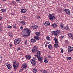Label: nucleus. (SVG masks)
Returning <instances> with one entry per match:
<instances>
[{
    "label": "nucleus",
    "mask_w": 73,
    "mask_h": 73,
    "mask_svg": "<svg viewBox=\"0 0 73 73\" xmlns=\"http://www.w3.org/2000/svg\"><path fill=\"white\" fill-rule=\"evenodd\" d=\"M13 68L15 70L17 69L19 66V62H17V61L16 60H15L13 62Z\"/></svg>",
    "instance_id": "f257e3e1"
},
{
    "label": "nucleus",
    "mask_w": 73,
    "mask_h": 73,
    "mask_svg": "<svg viewBox=\"0 0 73 73\" xmlns=\"http://www.w3.org/2000/svg\"><path fill=\"white\" fill-rule=\"evenodd\" d=\"M32 51L33 53H36V55L39 54V53H40V51L37 50V47L35 46L33 48Z\"/></svg>",
    "instance_id": "f03ea898"
},
{
    "label": "nucleus",
    "mask_w": 73,
    "mask_h": 73,
    "mask_svg": "<svg viewBox=\"0 0 73 73\" xmlns=\"http://www.w3.org/2000/svg\"><path fill=\"white\" fill-rule=\"evenodd\" d=\"M22 34L23 36H27L28 35V28H25L22 32Z\"/></svg>",
    "instance_id": "7ed1b4c3"
},
{
    "label": "nucleus",
    "mask_w": 73,
    "mask_h": 73,
    "mask_svg": "<svg viewBox=\"0 0 73 73\" xmlns=\"http://www.w3.org/2000/svg\"><path fill=\"white\" fill-rule=\"evenodd\" d=\"M21 41V39L20 38L15 39L14 40V42L15 45H17V44H19L20 43Z\"/></svg>",
    "instance_id": "20e7f679"
},
{
    "label": "nucleus",
    "mask_w": 73,
    "mask_h": 73,
    "mask_svg": "<svg viewBox=\"0 0 73 73\" xmlns=\"http://www.w3.org/2000/svg\"><path fill=\"white\" fill-rule=\"evenodd\" d=\"M40 54H41L40 52L38 54H37L36 55H35V57L36 58H38V60L39 61H42V58L40 56Z\"/></svg>",
    "instance_id": "39448f33"
},
{
    "label": "nucleus",
    "mask_w": 73,
    "mask_h": 73,
    "mask_svg": "<svg viewBox=\"0 0 73 73\" xmlns=\"http://www.w3.org/2000/svg\"><path fill=\"white\" fill-rule=\"evenodd\" d=\"M49 18L50 20L51 21H53V20H56V17L54 16H53L52 15L50 14L49 15Z\"/></svg>",
    "instance_id": "423d86ee"
},
{
    "label": "nucleus",
    "mask_w": 73,
    "mask_h": 73,
    "mask_svg": "<svg viewBox=\"0 0 73 73\" xmlns=\"http://www.w3.org/2000/svg\"><path fill=\"white\" fill-rule=\"evenodd\" d=\"M72 51H73V48L72 46H68V52L69 53H70Z\"/></svg>",
    "instance_id": "0eeeda50"
},
{
    "label": "nucleus",
    "mask_w": 73,
    "mask_h": 73,
    "mask_svg": "<svg viewBox=\"0 0 73 73\" xmlns=\"http://www.w3.org/2000/svg\"><path fill=\"white\" fill-rule=\"evenodd\" d=\"M5 65L6 66H7V68L11 70L12 69V66L11 64H9L7 63H5Z\"/></svg>",
    "instance_id": "6e6552de"
},
{
    "label": "nucleus",
    "mask_w": 73,
    "mask_h": 73,
    "mask_svg": "<svg viewBox=\"0 0 73 73\" xmlns=\"http://www.w3.org/2000/svg\"><path fill=\"white\" fill-rule=\"evenodd\" d=\"M63 11H65L66 13L67 14H68V15H70V11H69V9H64Z\"/></svg>",
    "instance_id": "1a4fd4ad"
},
{
    "label": "nucleus",
    "mask_w": 73,
    "mask_h": 73,
    "mask_svg": "<svg viewBox=\"0 0 73 73\" xmlns=\"http://www.w3.org/2000/svg\"><path fill=\"white\" fill-rule=\"evenodd\" d=\"M54 40L55 42V44H56V48H58V45L57 44H58V41H57V39L56 38H55L54 39Z\"/></svg>",
    "instance_id": "9d476101"
},
{
    "label": "nucleus",
    "mask_w": 73,
    "mask_h": 73,
    "mask_svg": "<svg viewBox=\"0 0 73 73\" xmlns=\"http://www.w3.org/2000/svg\"><path fill=\"white\" fill-rule=\"evenodd\" d=\"M31 62L33 65H35L36 64V61L33 59H31Z\"/></svg>",
    "instance_id": "9b49d317"
},
{
    "label": "nucleus",
    "mask_w": 73,
    "mask_h": 73,
    "mask_svg": "<svg viewBox=\"0 0 73 73\" xmlns=\"http://www.w3.org/2000/svg\"><path fill=\"white\" fill-rule=\"evenodd\" d=\"M27 67V65L26 64H23L22 66V68H26Z\"/></svg>",
    "instance_id": "f8f14e48"
},
{
    "label": "nucleus",
    "mask_w": 73,
    "mask_h": 73,
    "mask_svg": "<svg viewBox=\"0 0 73 73\" xmlns=\"http://www.w3.org/2000/svg\"><path fill=\"white\" fill-rule=\"evenodd\" d=\"M48 47L50 50H52V49H53V47H52V46L51 44L48 45Z\"/></svg>",
    "instance_id": "ddd939ff"
},
{
    "label": "nucleus",
    "mask_w": 73,
    "mask_h": 73,
    "mask_svg": "<svg viewBox=\"0 0 73 73\" xmlns=\"http://www.w3.org/2000/svg\"><path fill=\"white\" fill-rule=\"evenodd\" d=\"M21 24L22 25H24L25 24V22L23 21H22L21 22Z\"/></svg>",
    "instance_id": "4468645a"
},
{
    "label": "nucleus",
    "mask_w": 73,
    "mask_h": 73,
    "mask_svg": "<svg viewBox=\"0 0 73 73\" xmlns=\"http://www.w3.org/2000/svg\"><path fill=\"white\" fill-rule=\"evenodd\" d=\"M1 12H3V13H4L6 12V9H2L0 10Z\"/></svg>",
    "instance_id": "2eb2a0df"
},
{
    "label": "nucleus",
    "mask_w": 73,
    "mask_h": 73,
    "mask_svg": "<svg viewBox=\"0 0 73 73\" xmlns=\"http://www.w3.org/2000/svg\"><path fill=\"white\" fill-rule=\"evenodd\" d=\"M26 11H27L26 9H21V12L22 13H25L26 12Z\"/></svg>",
    "instance_id": "dca6fc26"
},
{
    "label": "nucleus",
    "mask_w": 73,
    "mask_h": 73,
    "mask_svg": "<svg viewBox=\"0 0 73 73\" xmlns=\"http://www.w3.org/2000/svg\"><path fill=\"white\" fill-rule=\"evenodd\" d=\"M28 36H29L31 35V30L30 29H28Z\"/></svg>",
    "instance_id": "f3484780"
},
{
    "label": "nucleus",
    "mask_w": 73,
    "mask_h": 73,
    "mask_svg": "<svg viewBox=\"0 0 73 73\" xmlns=\"http://www.w3.org/2000/svg\"><path fill=\"white\" fill-rule=\"evenodd\" d=\"M34 38L37 40H38L40 39V37L37 36H35L34 37Z\"/></svg>",
    "instance_id": "a211bd4d"
},
{
    "label": "nucleus",
    "mask_w": 73,
    "mask_h": 73,
    "mask_svg": "<svg viewBox=\"0 0 73 73\" xmlns=\"http://www.w3.org/2000/svg\"><path fill=\"white\" fill-rule=\"evenodd\" d=\"M32 70L33 72H34V73H36L37 72V70H36L35 68H33L32 69Z\"/></svg>",
    "instance_id": "6ab92c4d"
},
{
    "label": "nucleus",
    "mask_w": 73,
    "mask_h": 73,
    "mask_svg": "<svg viewBox=\"0 0 73 73\" xmlns=\"http://www.w3.org/2000/svg\"><path fill=\"white\" fill-rule=\"evenodd\" d=\"M45 25H50V23L49 22H46L44 23Z\"/></svg>",
    "instance_id": "aec40b11"
},
{
    "label": "nucleus",
    "mask_w": 73,
    "mask_h": 73,
    "mask_svg": "<svg viewBox=\"0 0 73 73\" xmlns=\"http://www.w3.org/2000/svg\"><path fill=\"white\" fill-rule=\"evenodd\" d=\"M52 26L53 27V28H56V27H57V24H56V23H54L53 24H52Z\"/></svg>",
    "instance_id": "412c9836"
},
{
    "label": "nucleus",
    "mask_w": 73,
    "mask_h": 73,
    "mask_svg": "<svg viewBox=\"0 0 73 73\" xmlns=\"http://www.w3.org/2000/svg\"><path fill=\"white\" fill-rule=\"evenodd\" d=\"M68 36L70 37V38H71L73 39V36L72 35V33H70L68 34Z\"/></svg>",
    "instance_id": "4be33fe9"
},
{
    "label": "nucleus",
    "mask_w": 73,
    "mask_h": 73,
    "mask_svg": "<svg viewBox=\"0 0 73 73\" xmlns=\"http://www.w3.org/2000/svg\"><path fill=\"white\" fill-rule=\"evenodd\" d=\"M58 33H57V32L56 31H54V35L55 36H58Z\"/></svg>",
    "instance_id": "5701e85b"
},
{
    "label": "nucleus",
    "mask_w": 73,
    "mask_h": 73,
    "mask_svg": "<svg viewBox=\"0 0 73 73\" xmlns=\"http://www.w3.org/2000/svg\"><path fill=\"white\" fill-rule=\"evenodd\" d=\"M31 41L32 42H35L36 41V40L35 39H33L32 38L31 39Z\"/></svg>",
    "instance_id": "b1692460"
},
{
    "label": "nucleus",
    "mask_w": 73,
    "mask_h": 73,
    "mask_svg": "<svg viewBox=\"0 0 73 73\" xmlns=\"http://www.w3.org/2000/svg\"><path fill=\"white\" fill-rule=\"evenodd\" d=\"M35 34L37 36H40V33L39 32H36Z\"/></svg>",
    "instance_id": "393cba45"
},
{
    "label": "nucleus",
    "mask_w": 73,
    "mask_h": 73,
    "mask_svg": "<svg viewBox=\"0 0 73 73\" xmlns=\"http://www.w3.org/2000/svg\"><path fill=\"white\" fill-rule=\"evenodd\" d=\"M64 28L65 29H66V30H69V27H68V26H66L65 27H64Z\"/></svg>",
    "instance_id": "a878e982"
},
{
    "label": "nucleus",
    "mask_w": 73,
    "mask_h": 73,
    "mask_svg": "<svg viewBox=\"0 0 73 73\" xmlns=\"http://www.w3.org/2000/svg\"><path fill=\"white\" fill-rule=\"evenodd\" d=\"M9 36L11 37H13V34L12 33H10L9 34Z\"/></svg>",
    "instance_id": "bb28decb"
},
{
    "label": "nucleus",
    "mask_w": 73,
    "mask_h": 73,
    "mask_svg": "<svg viewBox=\"0 0 73 73\" xmlns=\"http://www.w3.org/2000/svg\"><path fill=\"white\" fill-rule=\"evenodd\" d=\"M72 58L71 57H67V59L68 60H70Z\"/></svg>",
    "instance_id": "cd10ccee"
},
{
    "label": "nucleus",
    "mask_w": 73,
    "mask_h": 73,
    "mask_svg": "<svg viewBox=\"0 0 73 73\" xmlns=\"http://www.w3.org/2000/svg\"><path fill=\"white\" fill-rule=\"evenodd\" d=\"M11 4H13V5H16V2L15 1H12Z\"/></svg>",
    "instance_id": "c85d7f7f"
},
{
    "label": "nucleus",
    "mask_w": 73,
    "mask_h": 73,
    "mask_svg": "<svg viewBox=\"0 0 73 73\" xmlns=\"http://www.w3.org/2000/svg\"><path fill=\"white\" fill-rule=\"evenodd\" d=\"M46 39L47 40H48V41L50 40V37L49 36L46 37Z\"/></svg>",
    "instance_id": "c756f323"
},
{
    "label": "nucleus",
    "mask_w": 73,
    "mask_h": 73,
    "mask_svg": "<svg viewBox=\"0 0 73 73\" xmlns=\"http://www.w3.org/2000/svg\"><path fill=\"white\" fill-rule=\"evenodd\" d=\"M7 27L8 28H10V29L12 28V26H7Z\"/></svg>",
    "instance_id": "7c9ffc66"
},
{
    "label": "nucleus",
    "mask_w": 73,
    "mask_h": 73,
    "mask_svg": "<svg viewBox=\"0 0 73 73\" xmlns=\"http://www.w3.org/2000/svg\"><path fill=\"white\" fill-rule=\"evenodd\" d=\"M31 56L30 55H28V59L29 60L30 58H31Z\"/></svg>",
    "instance_id": "2f4dec72"
},
{
    "label": "nucleus",
    "mask_w": 73,
    "mask_h": 73,
    "mask_svg": "<svg viewBox=\"0 0 73 73\" xmlns=\"http://www.w3.org/2000/svg\"><path fill=\"white\" fill-rule=\"evenodd\" d=\"M56 31L57 32L58 34H59L61 33L60 30H57Z\"/></svg>",
    "instance_id": "473e14b6"
},
{
    "label": "nucleus",
    "mask_w": 73,
    "mask_h": 73,
    "mask_svg": "<svg viewBox=\"0 0 73 73\" xmlns=\"http://www.w3.org/2000/svg\"><path fill=\"white\" fill-rule=\"evenodd\" d=\"M27 42H28V40H26L25 41V45H27Z\"/></svg>",
    "instance_id": "72a5a7b5"
},
{
    "label": "nucleus",
    "mask_w": 73,
    "mask_h": 73,
    "mask_svg": "<svg viewBox=\"0 0 73 73\" xmlns=\"http://www.w3.org/2000/svg\"><path fill=\"white\" fill-rule=\"evenodd\" d=\"M63 24L62 23H61L60 24V26H61V27H62V28L64 27V26H63Z\"/></svg>",
    "instance_id": "f704fd0d"
},
{
    "label": "nucleus",
    "mask_w": 73,
    "mask_h": 73,
    "mask_svg": "<svg viewBox=\"0 0 73 73\" xmlns=\"http://www.w3.org/2000/svg\"><path fill=\"white\" fill-rule=\"evenodd\" d=\"M21 49V48H20V47L18 48L17 50V51H18V52H19V51Z\"/></svg>",
    "instance_id": "c9c22d12"
},
{
    "label": "nucleus",
    "mask_w": 73,
    "mask_h": 73,
    "mask_svg": "<svg viewBox=\"0 0 73 73\" xmlns=\"http://www.w3.org/2000/svg\"><path fill=\"white\" fill-rule=\"evenodd\" d=\"M16 25L14 24L13 25V28H16Z\"/></svg>",
    "instance_id": "e433bc0d"
},
{
    "label": "nucleus",
    "mask_w": 73,
    "mask_h": 73,
    "mask_svg": "<svg viewBox=\"0 0 73 73\" xmlns=\"http://www.w3.org/2000/svg\"><path fill=\"white\" fill-rule=\"evenodd\" d=\"M44 62H46V63H47V62H48V60H44Z\"/></svg>",
    "instance_id": "4c0bfd02"
},
{
    "label": "nucleus",
    "mask_w": 73,
    "mask_h": 73,
    "mask_svg": "<svg viewBox=\"0 0 73 73\" xmlns=\"http://www.w3.org/2000/svg\"><path fill=\"white\" fill-rule=\"evenodd\" d=\"M64 36H63V35H62L60 37V38H64Z\"/></svg>",
    "instance_id": "58836bf2"
},
{
    "label": "nucleus",
    "mask_w": 73,
    "mask_h": 73,
    "mask_svg": "<svg viewBox=\"0 0 73 73\" xmlns=\"http://www.w3.org/2000/svg\"><path fill=\"white\" fill-rule=\"evenodd\" d=\"M44 70H40L41 72L42 73H44Z\"/></svg>",
    "instance_id": "ea45409f"
},
{
    "label": "nucleus",
    "mask_w": 73,
    "mask_h": 73,
    "mask_svg": "<svg viewBox=\"0 0 73 73\" xmlns=\"http://www.w3.org/2000/svg\"><path fill=\"white\" fill-rule=\"evenodd\" d=\"M35 29H37V28H38V26H37L36 25H35Z\"/></svg>",
    "instance_id": "a19ab883"
},
{
    "label": "nucleus",
    "mask_w": 73,
    "mask_h": 73,
    "mask_svg": "<svg viewBox=\"0 0 73 73\" xmlns=\"http://www.w3.org/2000/svg\"><path fill=\"white\" fill-rule=\"evenodd\" d=\"M52 35H54V31H52Z\"/></svg>",
    "instance_id": "79ce46f5"
},
{
    "label": "nucleus",
    "mask_w": 73,
    "mask_h": 73,
    "mask_svg": "<svg viewBox=\"0 0 73 73\" xmlns=\"http://www.w3.org/2000/svg\"><path fill=\"white\" fill-rule=\"evenodd\" d=\"M9 45L10 47H12V45L11 44H9Z\"/></svg>",
    "instance_id": "37998d69"
},
{
    "label": "nucleus",
    "mask_w": 73,
    "mask_h": 73,
    "mask_svg": "<svg viewBox=\"0 0 73 73\" xmlns=\"http://www.w3.org/2000/svg\"><path fill=\"white\" fill-rule=\"evenodd\" d=\"M60 50L61 51V53H63V49H62V48H61Z\"/></svg>",
    "instance_id": "c03bdc74"
},
{
    "label": "nucleus",
    "mask_w": 73,
    "mask_h": 73,
    "mask_svg": "<svg viewBox=\"0 0 73 73\" xmlns=\"http://www.w3.org/2000/svg\"><path fill=\"white\" fill-rule=\"evenodd\" d=\"M40 17L38 16H37L36 17L37 19H40Z\"/></svg>",
    "instance_id": "a18cd8bd"
},
{
    "label": "nucleus",
    "mask_w": 73,
    "mask_h": 73,
    "mask_svg": "<svg viewBox=\"0 0 73 73\" xmlns=\"http://www.w3.org/2000/svg\"><path fill=\"white\" fill-rule=\"evenodd\" d=\"M22 69H21L20 70V72H23V70H24V69H23V68H22Z\"/></svg>",
    "instance_id": "49530a36"
},
{
    "label": "nucleus",
    "mask_w": 73,
    "mask_h": 73,
    "mask_svg": "<svg viewBox=\"0 0 73 73\" xmlns=\"http://www.w3.org/2000/svg\"><path fill=\"white\" fill-rule=\"evenodd\" d=\"M32 28L33 29H35V26H32Z\"/></svg>",
    "instance_id": "de8ad7c7"
},
{
    "label": "nucleus",
    "mask_w": 73,
    "mask_h": 73,
    "mask_svg": "<svg viewBox=\"0 0 73 73\" xmlns=\"http://www.w3.org/2000/svg\"><path fill=\"white\" fill-rule=\"evenodd\" d=\"M2 58L3 57H2V56H1V62H2Z\"/></svg>",
    "instance_id": "09e8293b"
},
{
    "label": "nucleus",
    "mask_w": 73,
    "mask_h": 73,
    "mask_svg": "<svg viewBox=\"0 0 73 73\" xmlns=\"http://www.w3.org/2000/svg\"><path fill=\"white\" fill-rule=\"evenodd\" d=\"M22 18L23 19H25V16H23L22 17Z\"/></svg>",
    "instance_id": "8fccbe9b"
},
{
    "label": "nucleus",
    "mask_w": 73,
    "mask_h": 73,
    "mask_svg": "<svg viewBox=\"0 0 73 73\" xmlns=\"http://www.w3.org/2000/svg\"><path fill=\"white\" fill-rule=\"evenodd\" d=\"M20 28L21 29H23V27H21Z\"/></svg>",
    "instance_id": "3c124183"
},
{
    "label": "nucleus",
    "mask_w": 73,
    "mask_h": 73,
    "mask_svg": "<svg viewBox=\"0 0 73 73\" xmlns=\"http://www.w3.org/2000/svg\"><path fill=\"white\" fill-rule=\"evenodd\" d=\"M26 58H27V59H28V55H27L26 56Z\"/></svg>",
    "instance_id": "603ef678"
},
{
    "label": "nucleus",
    "mask_w": 73,
    "mask_h": 73,
    "mask_svg": "<svg viewBox=\"0 0 73 73\" xmlns=\"http://www.w3.org/2000/svg\"><path fill=\"white\" fill-rule=\"evenodd\" d=\"M48 58H50V55H48Z\"/></svg>",
    "instance_id": "864d4df0"
},
{
    "label": "nucleus",
    "mask_w": 73,
    "mask_h": 73,
    "mask_svg": "<svg viewBox=\"0 0 73 73\" xmlns=\"http://www.w3.org/2000/svg\"><path fill=\"white\" fill-rule=\"evenodd\" d=\"M54 47H55V48L56 47V43L54 44Z\"/></svg>",
    "instance_id": "5fc2aeb1"
},
{
    "label": "nucleus",
    "mask_w": 73,
    "mask_h": 73,
    "mask_svg": "<svg viewBox=\"0 0 73 73\" xmlns=\"http://www.w3.org/2000/svg\"><path fill=\"white\" fill-rule=\"evenodd\" d=\"M2 28V26H1V25L0 24V28Z\"/></svg>",
    "instance_id": "6e6d98bb"
},
{
    "label": "nucleus",
    "mask_w": 73,
    "mask_h": 73,
    "mask_svg": "<svg viewBox=\"0 0 73 73\" xmlns=\"http://www.w3.org/2000/svg\"><path fill=\"white\" fill-rule=\"evenodd\" d=\"M47 72H46V71L45 70H44V73H46Z\"/></svg>",
    "instance_id": "4d7b16f0"
},
{
    "label": "nucleus",
    "mask_w": 73,
    "mask_h": 73,
    "mask_svg": "<svg viewBox=\"0 0 73 73\" xmlns=\"http://www.w3.org/2000/svg\"><path fill=\"white\" fill-rule=\"evenodd\" d=\"M2 19V18L0 16V20H1Z\"/></svg>",
    "instance_id": "13d9d810"
},
{
    "label": "nucleus",
    "mask_w": 73,
    "mask_h": 73,
    "mask_svg": "<svg viewBox=\"0 0 73 73\" xmlns=\"http://www.w3.org/2000/svg\"><path fill=\"white\" fill-rule=\"evenodd\" d=\"M33 58H35V60H36V59H37V58H36V56L35 57H34Z\"/></svg>",
    "instance_id": "bf43d9fd"
},
{
    "label": "nucleus",
    "mask_w": 73,
    "mask_h": 73,
    "mask_svg": "<svg viewBox=\"0 0 73 73\" xmlns=\"http://www.w3.org/2000/svg\"><path fill=\"white\" fill-rule=\"evenodd\" d=\"M45 47H46H46H47V44H46L45 45Z\"/></svg>",
    "instance_id": "052dcab7"
},
{
    "label": "nucleus",
    "mask_w": 73,
    "mask_h": 73,
    "mask_svg": "<svg viewBox=\"0 0 73 73\" xmlns=\"http://www.w3.org/2000/svg\"><path fill=\"white\" fill-rule=\"evenodd\" d=\"M3 1H7V0H3Z\"/></svg>",
    "instance_id": "680f3d73"
},
{
    "label": "nucleus",
    "mask_w": 73,
    "mask_h": 73,
    "mask_svg": "<svg viewBox=\"0 0 73 73\" xmlns=\"http://www.w3.org/2000/svg\"><path fill=\"white\" fill-rule=\"evenodd\" d=\"M16 0V1H19V0Z\"/></svg>",
    "instance_id": "e2e57ef3"
}]
</instances>
